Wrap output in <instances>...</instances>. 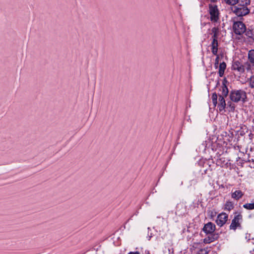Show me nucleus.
Listing matches in <instances>:
<instances>
[{
	"mask_svg": "<svg viewBox=\"0 0 254 254\" xmlns=\"http://www.w3.org/2000/svg\"><path fill=\"white\" fill-rule=\"evenodd\" d=\"M227 82L226 78H224L222 81L221 89H220L221 94H217L216 92H214L211 96L213 104L214 107L217 106V109L220 113L226 111V103L225 98L228 96L229 94V90L226 85Z\"/></svg>",
	"mask_w": 254,
	"mask_h": 254,
	"instance_id": "nucleus-1",
	"label": "nucleus"
},
{
	"mask_svg": "<svg viewBox=\"0 0 254 254\" xmlns=\"http://www.w3.org/2000/svg\"><path fill=\"white\" fill-rule=\"evenodd\" d=\"M216 229V226L214 224L209 222L204 224L202 231L206 234L209 235L203 239V243L205 244H210L211 242L217 240L219 237V234L214 233Z\"/></svg>",
	"mask_w": 254,
	"mask_h": 254,
	"instance_id": "nucleus-2",
	"label": "nucleus"
},
{
	"mask_svg": "<svg viewBox=\"0 0 254 254\" xmlns=\"http://www.w3.org/2000/svg\"><path fill=\"white\" fill-rule=\"evenodd\" d=\"M229 97L231 101L233 102H242L244 103L247 101L246 92L241 89L232 90L230 93Z\"/></svg>",
	"mask_w": 254,
	"mask_h": 254,
	"instance_id": "nucleus-3",
	"label": "nucleus"
},
{
	"mask_svg": "<svg viewBox=\"0 0 254 254\" xmlns=\"http://www.w3.org/2000/svg\"><path fill=\"white\" fill-rule=\"evenodd\" d=\"M250 3V0H246L245 4H239L232 8V11L238 16H243L250 13V10L247 6Z\"/></svg>",
	"mask_w": 254,
	"mask_h": 254,
	"instance_id": "nucleus-4",
	"label": "nucleus"
},
{
	"mask_svg": "<svg viewBox=\"0 0 254 254\" xmlns=\"http://www.w3.org/2000/svg\"><path fill=\"white\" fill-rule=\"evenodd\" d=\"M209 13L210 19L213 22H217L219 20V11L216 5H209Z\"/></svg>",
	"mask_w": 254,
	"mask_h": 254,
	"instance_id": "nucleus-5",
	"label": "nucleus"
},
{
	"mask_svg": "<svg viewBox=\"0 0 254 254\" xmlns=\"http://www.w3.org/2000/svg\"><path fill=\"white\" fill-rule=\"evenodd\" d=\"M233 29L236 34L241 35L246 31V27L242 22L237 21L234 23Z\"/></svg>",
	"mask_w": 254,
	"mask_h": 254,
	"instance_id": "nucleus-6",
	"label": "nucleus"
},
{
	"mask_svg": "<svg viewBox=\"0 0 254 254\" xmlns=\"http://www.w3.org/2000/svg\"><path fill=\"white\" fill-rule=\"evenodd\" d=\"M243 216L241 214H238L234 216L230 225V229L235 230L237 228L241 227L240 221L242 220Z\"/></svg>",
	"mask_w": 254,
	"mask_h": 254,
	"instance_id": "nucleus-7",
	"label": "nucleus"
},
{
	"mask_svg": "<svg viewBox=\"0 0 254 254\" xmlns=\"http://www.w3.org/2000/svg\"><path fill=\"white\" fill-rule=\"evenodd\" d=\"M228 215L224 212L219 214L216 220V223L219 227L223 226L227 222L228 220Z\"/></svg>",
	"mask_w": 254,
	"mask_h": 254,
	"instance_id": "nucleus-8",
	"label": "nucleus"
},
{
	"mask_svg": "<svg viewBox=\"0 0 254 254\" xmlns=\"http://www.w3.org/2000/svg\"><path fill=\"white\" fill-rule=\"evenodd\" d=\"M232 68L234 70L238 71L240 74L244 73L243 64L238 60L233 62Z\"/></svg>",
	"mask_w": 254,
	"mask_h": 254,
	"instance_id": "nucleus-9",
	"label": "nucleus"
},
{
	"mask_svg": "<svg viewBox=\"0 0 254 254\" xmlns=\"http://www.w3.org/2000/svg\"><path fill=\"white\" fill-rule=\"evenodd\" d=\"M210 46L212 53L214 55H217L218 50V42L217 39H212Z\"/></svg>",
	"mask_w": 254,
	"mask_h": 254,
	"instance_id": "nucleus-10",
	"label": "nucleus"
},
{
	"mask_svg": "<svg viewBox=\"0 0 254 254\" xmlns=\"http://www.w3.org/2000/svg\"><path fill=\"white\" fill-rule=\"evenodd\" d=\"M185 211V207L183 203H180L177 205L176 214L179 216L182 215Z\"/></svg>",
	"mask_w": 254,
	"mask_h": 254,
	"instance_id": "nucleus-11",
	"label": "nucleus"
},
{
	"mask_svg": "<svg viewBox=\"0 0 254 254\" xmlns=\"http://www.w3.org/2000/svg\"><path fill=\"white\" fill-rule=\"evenodd\" d=\"M246 35L250 39V42H254V29L248 28L245 32Z\"/></svg>",
	"mask_w": 254,
	"mask_h": 254,
	"instance_id": "nucleus-12",
	"label": "nucleus"
},
{
	"mask_svg": "<svg viewBox=\"0 0 254 254\" xmlns=\"http://www.w3.org/2000/svg\"><path fill=\"white\" fill-rule=\"evenodd\" d=\"M243 192L240 190H235L234 192H232L231 197L236 200H238L243 196Z\"/></svg>",
	"mask_w": 254,
	"mask_h": 254,
	"instance_id": "nucleus-13",
	"label": "nucleus"
},
{
	"mask_svg": "<svg viewBox=\"0 0 254 254\" xmlns=\"http://www.w3.org/2000/svg\"><path fill=\"white\" fill-rule=\"evenodd\" d=\"M226 68V64L223 62L222 63H221L219 64V71L218 74L219 76L220 77H222L224 75L225 70Z\"/></svg>",
	"mask_w": 254,
	"mask_h": 254,
	"instance_id": "nucleus-14",
	"label": "nucleus"
},
{
	"mask_svg": "<svg viewBox=\"0 0 254 254\" xmlns=\"http://www.w3.org/2000/svg\"><path fill=\"white\" fill-rule=\"evenodd\" d=\"M231 101L228 102L227 106H226V108L229 112H234L235 109V105Z\"/></svg>",
	"mask_w": 254,
	"mask_h": 254,
	"instance_id": "nucleus-15",
	"label": "nucleus"
},
{
	"mask_svg": "<svg viewBox=\"0 0 254 254\" xmlns=\"http://www.w3.org/2000/svg\"><path fill=\"white\" fill-rule=\"evenodd\" d=\"M234 203L230 201H226L225 204V209L228 211H230L234 208Z\"/></svg>",
	"mask_w": 254,
	"mask_h": 254,
	"instance_id": "nucleus-16",
	"label": "nucleus"
},
{
	"mask_svg": "<svg viewBox=\"0 0 254 254\" xmlns=\"http://www.w3.org/2000/svg\"><path fill=\"white\" fill-rule=\"evenodd\" d=\"M248 59L251 63L254 64V50H251L249 51Z\"/></svg>",
	"mask_w": 254,
	"mask_h": 254,
	"instance_id": "nucleus-17",
	"label": "nucleus"
},
{
	"mask_svg": "<svg viewBox=\"0 0 254 254\" xmlns=\"http://www.w3.org/2000/svg\"><path fill=\"white\" fill-rule=\"evenodd\" d=\"M212 33L213 34L212 38V39H218L219 29L217 27H213L211 30Z\"/></svg>",
	"mask_w": 254,
	"mask_h": 254,
	"instance_id": "nucleus-18",
	"label": "nucleus"
},
{
	"mask_svg": "<svg viewBox=\"0 0 254 254\" xmlns=\"http://www.w3.org/2000/svg\"><path fill=\"white\" fill-rule=\"evenodd\" d=\"M243 207L248 210L254 209V203H246L243 205Z\"/></svg>",
	"mask_w": 254,
	"mask_h": 254,
	"instance_id": "nucleus-19",
	"label": "nucleus"
},
{
	"mask_svg": "<svg viewBox=\"0 0 254 254\" xmlns=\"http://www.w3.org/2000/svg\"><path fill=\"white\" fill-rule=\"evenodd\" d=\"M243 67L244 72H245V70H247V71H250L251 69V65L250 63L247 62L243 64Z\"/></svg>",
	"mask_w": 254,
	"mask_h": 254,
	"instance_id": "nucleus-20",
	"label": "nucleus"
},
{
	"mask_svg": "<svg viewBox=\"0 0 254 254\" xmlns=\"http://www.w3.org/2000/svg\"><path fill=\"white\" fill-rule=\"evenodd\" d=\"M239 0H224L225 2L229 5H235L238 3Z\"/></svg>",
	"mask_w": 254,
	"mask_h": 254,
	"instance_id": "nucleus-21",
	"label": "nucleus"
},
{
	"mask_svg": "<svg viewBox=\"0 0 254 254\" xmlns=\"http://www.w3.org/2000/svg\"><path fill=\"white\" fill-rule=\"evenodd\" d=\"M249 86L252 88H254V76H252L249 80Z\"/></svg>",
	"mask_w": 254,
	"mask_h": 254,
	"instance_id": "nucleus-22",
	"label": "nucleus"
},
{
	"mask_svg": "<svg viewBox=\"0 0 254 254\" xmlns=\"http://www.w3.org/2000/svg\"><path fill=\"white\" fill-rule=\"evenodd\" d=\"M207 249H201L196 253V254H208Z\"/></svg>",
	"mask_w": 254,
	"mask_h": 254,
	"instance_id": "nucleus-23",
	"label": "nucleus"
},
{
	"mask_svg": "<svg viewBox=\"0 0 254 254\" xmlns=\"http://www.w3.org/2000/svg\"><path fill=\"white\" fill-rule=\"evenodd\" d=\"M215 56H216V57L215 60L214 66L216 68L218 67V65L219 64V56L218 54H217V55Z\"/></svg>",
	"mask_w": 254,
	"mask_h": 254,
	"instance_id": "nucleus-24",
	"label": "nucleus"
},
{
	"mask_svg": "<svg viewBox=\"0 0 254 254\" xmlns=\"http://www.w3.org/2000/svg\"><path fill=\"white\" fill-rule=\"evenodd\" d=\"M248 154L249 157H250L251 156H252V157H254V150L252 148H250V152Z\"/></svg>",
	"mask_w": 254,
	"mask_h": 254,
	"instance_id": "nucleus-25",
	"label": "nucleus"
},
{
	"mask_svg": "<svg viewBox=\"0 0 254 254\" xmlns=\"http://www.w3.org/2000/svg\"><path fill=\"white\" fill-rule=\"evenodd\" d=\"M128 254H140L139 252H130Z\"/></svg>",
	"mask_w": 254,
	"mask_h": 254,
	"instance_id": "nucleus-26",
	"label": "nucleus"
},
{
	"mask_svg": "<svg viewBox=\"0 0 254 254\" xmlns=\"http://www.w3.org/2000/svg\"><path fill=\"white\" fill-rule=\"evenodd\" d=\"M146 254H150L149 251H147V253Z\"/></svg>",
	"mask_w": 254,
	"mask_h": 254,
	"instance_id": "nucleus-27",
	"label": "nucleus"
},
{
	"mask_svg": "<svg viewBox=\"0 0 254 254\" xmlns=\"http://www.w3.org/2000/svg\"><path fill=\"white\" fill-rule=\"evenodd\" d=\"M252 162H254V159L252 158Z\"/></svg>",
	"mask_w": 254,
	"mask_h": 254,
	"instance_id": "nucleus-28",
	"label": "nucleus"
},
{
	"mask_svg": "<svg viewBox=\"0 0 254 254\" xmlns=\"http://www.w3.org/2000/svg\"><path fill=\"white\" fill-rule=\"evenodd\" d=\"M211 1L212 2H214V1H215V0H211Z\"/></svg>",
	"mask_w": 254,
	"mask_h": 254,
	"instance_id": "nucleus-29",
	"label": "nucleus"
}]
</instances>
